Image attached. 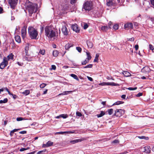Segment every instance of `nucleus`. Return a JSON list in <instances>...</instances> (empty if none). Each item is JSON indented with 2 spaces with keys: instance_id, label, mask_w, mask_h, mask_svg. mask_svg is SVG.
Wrapping results in <instances>:
<instances>
[{
  "instance_id": "53",
  "label": "nucleus",
  "mask_w": 154,
  "mask_h": 154,
  "mask_svg": "<svg viewBox=\"0 0 154 154\" xmlns=\"http://www.w3.org/2000/svg\"><path fill=\"white\" fill-rule=\"evenodd\" d=\"M77 0H71V3L73 4L76 2Z\"/></svg>"
},
{
  "instance_id": "51",
  "label": "nucleus",
  "mask_w": 154,
  "mask_h": 154,
  "mask_svg": "<svg viewBox=\"0 0 154 154\" xmlns=\"http://www.w3.org/2000/svg\"><path fill=\"white\" fill-rule=\"evenodd\" d=\"M87 78L88 79V80L89 81H90L91 82H92L93 81V79L89 76H87Z\"/></svg>"
},
{
  "instance_id": "15",
  "label": "nucleus",
  "mask_w": 154,
  "mask_h": 154,
  "mask_svg": "<svg viewBox=\"0 0 154 154\" xmlns=\"http://www.w3.org/2000/svg\"><path fill=\"white\" fill-rule=\"evenodd\" d=\"M149 68L147 66H146L143 68L142 69L141 71L142 72L145 73L146 72H149Z\"/></svg>"
},
{
  "instance_id": "38",
  "label": "nucleus",
  "mask_w": 154,
  "mask_h": 154,
  "mask_svg": "<svg viewBox=\"0 0 154 154\" xmlns=\"http://www.w3.org/2000/svg\"><path fill=\"white\" fill-rule=\"evenodd\" d=\"M113 28L115 30L118 29L119 28L118 25L117 24L114 25L113 26Z\"/></svg>"
},
{
  "instance_id": "13",
  "label": "nucleus",
  "mask_w": 154,
  "mask_h": 154,
  "mask_svg": "<svg viewBox=\"0 0 154 154\" xmlns=\"http://www.w3.org/2000/svg\"><path fill=\"white\" fill-rule=\"evenodd\" d=\"M124 26L125 29L128 28L132 29L133 28V25L131 23H127Z\"/></svg>"
},
{
  "instance_id": "58",
  "label": "nucleus",
  "mask_w": 154,
  "mask_h": 154,
  "mask_svg": "<svg viewBox=\"0 0 154 154\" xmlns=\"http://www.w3.org/2000/svg\"><path fill=\"white\" fill-rule=\"evenodd\" d=\"M135 48L136 51L138 49L139 46L138 45H136L135 46Z\"/></svg>"
},
{
  "instance_id": "47",
  "label": "nucleus",
  "mask_w": 154,
  "mask_h": 154,
  "mask_svg": "<svg viewBox=\"0 0 154 154\" xmlns=\"http://www.w3.org/2000/svg\"><path fill=\"white\" fill-rule=\"evenodd\" d=\"M112 23L110 21L109 23H108V26H109V29H110L112 27Z\"/></svg>"
},
{
  "instance_id": "35",
  "label": "nucleus",
  "mask_w": 154,
  "mask_h": 154,
  "mask_svg": "<svg viewBox=\"0 0 154 154\" xmlns=\"http://www.w3.org/2000/svg\"><path fill=\"white\" fill-rule=\"evenodd\" d=\"M61 117L63 118V119H66L68 117V116L66 114H62L60 115Z\"/></svg>"
},
{
  "instance_id": "55",
  "label": "nucleus",
  "mask_w": 154,
  "mask_h": 154,
  "mask_svg": "<svg viewBox=\"0 0 154 154\" xmlns=\"http://www.w3.org/2000/svg\"><path fill=\"white\" fill-rule=\"evenodd\" d=\"M143 95V94L141 93H139L137 94L136 95V96L137 97H139L140 96H142Z\"/></svg>"
},
{
  "instance_id": "12",
  "label": "nucleus",
  "mask_w": 154,
  "mask_h": 154,
  "mask_svg": "<svg viewBox=\"0 0 154 154\" xmlns=\"http://www.w3.org/2000/svg\"><path fill=\"white\" fill-rule=\"evenodd\" d=\"M23 58L26 60L31 61L32 60L33 58L29 56L28 54L27 55L26 54V56L24 57Z\"/></svg>"
},
{
  "instance_id": "17",
  "label": "nucleus",
  "mask_w": 154,
  "mask_h": 154,
  "mask_svg": "<svg viewBox=\"0 0 154 154\" xmlns=\"http://www.w3.org/2000/svg\"><path fill=\"white\" fill-rule=\"evenodd\" d=\"M114 4L113 0H109L108 1H107L106 5L108 6H111L113 5Z\"/></svg>"
},
{
  "instance_id": "28",
  "label": "nucleus",
  "mask_w": 154,
  "mask_h": 154,
  "mask_svg": "<svg viewBox=\"0 0 154 154\" xmlns=\"http://www.w3.org/2000/svg\"><path fill=\"white\" fill-rule=\"evenodd\" d=\"M22 93L26 96L29 94L30 91L29 90H26L24 91Z\"/></svg>"
},
{
  "instance_id": "7",
  "label": "nucleus",
  "mask_w": 154,
  "mask_h": 154,
  "mask_svg": "<svg viewBox=\"0 0 154 154\" xmlns=\"http://www.w3.org/2000/svg\"><path fill=\"white\" fill-rule=\"evenodd\" d=\"M124 113V111L122 109H116L115 112V115L117 117H120Z\"/></svg>"
},
{
  "instance_id": "61",
  "label": "nucleus",
  "mask_w": 154,
  "mask_h": 154,
  "mask_svg": "<svg viewBox=\"0 0 154 154\" xmlns=\"http://www.w3.org/2000/svg\"><path fill=\"white\" fill-rule=\"evenodd\" d=\"M134 26H135L136 28L138 26V24L136 22H134Z\"/></svg>"
},
{
  "instance_id": "16",
  "label": "nucleus",
  "mask_w": 154,
  "mask_h": 154,
  "mask_svg": "<svg viewBox=\"0 0 154 154\" xmlns=\"http://www.w3.org/2000/svg\"><path fill=\"white\" fill-rule=\"evenodd\" d=\"M73 46V45L71 43H68L66 44L65 46V48L67 50L70 47H72Z\"/></svg>"
},
{
  "instance_id": "57",
  "label": "nucleus",
  "mask_w": 154,
  "mask_h": 154,
  "mask_svg": "<svg viewBox=\"0 0 154 154\" xmlns=\"http://www.w3.org/2000/svg\"><path fill=\"white\" fill-rule=\"evenodd\" d=\"M26 150V149L24 148H22L20 149V152H22Z\"/></svg>"
},
{
  "instance_id": "25",
  "label": "nucleus",
  "mask_w": 154,
  "mask_h": 154,
  "mask_svg": "<svg viewBox=\"0 0 154 154\" xmlns=\"http://www.w3.org/2000/svg\"><path fill=\"white\" fill-rule=\"evenodd\" d=\"M58 52L56 50H55L53 51V55L54 57H57L58 54Z\"/></svg>"
},
{
  "instance_id": "32",
  "label": "nucleus",
  "mask_w": 154,
  "mask_h": 154,
  "mask_svg": "<svg viewBox=\"0 0 154 154\" xmlns=\"http://www.w3.org/2000/svg\"><path fill=\"white\" fill-rule=\"evenodd\" d=\"M99 57V55L98 54H96L95 58L94 59V62H97L98 61V57Z\"/></svg>"
},
{
  "instance_id": "31",
  "label": "nucleus",
  "mask_w": 154,
  "mask_h": 154,
  "mask_svg": "<svg viewBox=\"0 0 154 154\" xmlns=\"http://www.w3.org/2000/svg\"><path fill=\"white\" fill-rule=\"evenodd\" d=\"M86 53L87 55V58L86 59L89 61L91 58V57L90 55V53L88 52H86Z\"/></svg>"
},
{
  "instance_id": "6",
  "label": "nucleus",
  "mask_w": 154,
  "mask_h": 154,
  "mask_svg": "<svg viewBox=\"0 0 154 154\" xmlns=\"http://www.w3.org/2000/svg\"><path fill=\"white\" fill-rule=\"evenodd\" d=\"M8 64V61L7 58L4 57L3 58V62L1 63L0 68L2 69L6 66Z\"/></svg>"
},
{
  "instance_id": "52",
  "label": "nucleus",
  "mask_w": 154,
  "mask_h": 154,
  "mask_svg": "<svg viewBox=\"0 0 154 154\" xmlns=\"http://www.w3.org/2000/svg\"><path fill=\"white\" fill-rule=\"evenodd\" d=\"M26 133V131H22L19 132V133L24 134Z\"/></svg>"
},
{
  "instance_id": "44",
  "label": "nucleus",
  "mask_w": 154,
  "mask_h": 154,
  "mask_svg": "<svg viewBox=\"0 0 154 154\" xmlns=\"http://www.w3.org/2000/svg\"><path fill=\"white\" fill-rule=\"evenodd\" d=\"M46 85V84L45 83H42L40 85L41 88H43Z\"/></svg>"
},
{
  "instance_id": "46",
  "label": "nucleus",
  "mask_w": 154,
  "mask_h": 154,
  "mask_svg": "<svg viewBox=\"0 0 154 154\" xmlns=\"http://www.w3.org/2000/svg\"><path fill=\"white\" fill-rule=\"evenodd\" d=\"M149 48L151 50H154V48L153 47V46L152 45H151V44L149 45Z\"/></svg>"
},
{
  "instance_id": "22",
  "label": "nucleus",
  "mask_w": 154,
  "mask_h": 154,
  "mask_svg": "<svg viewBox=\"0 0 154 154\" xmlns=\"http://www.w3.org/2000/svg\"><path fill=\"white\" fill-rule=\"evenodd\" d=\"M109 29V28L107 26H104L101 27V29L103 31H106L107 30Z\"/></svg>"
},
{
  "instance_id": "42",
  "label": "nucleus",
  "mask_w": 154,
  "mask_h": 154,
  "mask_svg": "<svg viewBox=\"0 0 154 154\" xmlns=\"http://www.w3.org/2000/svg\"><path fill=\"white\" fill-rule=\"evenodd\" d=\"M92 65L91 64H89L83 67L84 68H91L92 67Z\"/></svg>"
},
{
  "instance_id": "5",
  "label": "nucleus",
  "mask_w": 154,
  "mask_h": 154,
  "mask_svg": "<svg viewBox=\"0 0 154 154\" xmlns=\"http://www.w3.org/2000/svg\"><path fill=\"white\" fill-rule=\"evenodd\" d=\"M8 1L11 8L14 9L17 4L18 0H8Z\"/></svg>"
},
{
  "instance_id": "39",
  "label": "nucleus",
  "mask_w": 154,
  "mask_h": 154,
  "mask_svg": "<svg viewBox=\"0 0 154 154\" xmlns=\"http://www.w3.org/2000/svg\"><path fill=\"white\" fill-rule=\"evenodd\" d=\"M137 87H135L134 88L129 87L127 88V89L130 91H132L135 90L137 89Z\"/></svg>"
},
{
  "instance_id": "50",
  "label": "nucleus",
  "mask_w": 154,
  "mask_h": 154,
  "mask_svg": "<svg viewBox=\"0 0 154 154\" xmlns=\"http://www.w3.org/2000/svg\"><path fill=\"white\" fill-rule=\"evenodd\" d=\"M76 115L77 116L80 117L82 116L81 113L80 112H77L76 113Z\"/></svg>"
},
{
  "instance_id": "64",
  "label": "nucleus",
  "mask_w": 154,
  "mask_h": 154,
  "mask_svg": "<svg viewBox=\"0 0 154 154\" xmlns=\"http://www.w3.org/2000/svg\"><path fill=\"white\" fill-rule=\"evenodd\" d=\"M151 2L152 5L154 6V0H151Z\"/></svg>"
},
{
  "instance_id": "33",
  "label": "nucleus",
  "mask_w": 154,
  "mask_h": 154,
  "mask_svg": "<svg viewBox=\"0 0 154 154\" xmlns=\"http://www.w3.org/2000/svg\"><path fill=\"white\" fill-rule=\"evenodd\" d=\"M138 138H140V139H144L146 140H148L149 139V138L148 137H146L145 136H138Z\"/></svg>"
},
{
  "instance_id": "43",
  "label": "nucleus",
  "mask_w": 154,
  "mask_h": 154,
  "mask_svg": "<svg viewBox=\"0 0 154 154\" xmlns=\"http://www.w3.org/2000/svg\"><path fill=\"white\" fill-rule=\"evenodd\" d=\"M76 49L80 53L82 51V49L80 47H76Z\"/></svg>"
},
{
  "instance_id": "49",
  "label": "nucleus",
  "mask_w": 154,
  "mask_h": 154,
  "mask_svg": "<svg viewBox=\"0 0 154 154\" xmlns=\"http://www.w3.org/2000/svg\"><path fill=\"white\" fill-rule=\"evenodd\" d=\"M112 143H119V141L118 140H114L112 142Z\"/></svg>"
},
{
  "instance_id": "11",
  "label": "nucleus",
  "mask_w": 154,
  "mask_h": 154,
  "mask_svg": "<svg viewBox=\"0 0 154 154\" xmlns=\"http://www.w3.org/2000/svg\"><path fill=\"white\" fill-rule=\"evenodd\" d=\"M143 152L146 153H149L150 152V147L149 146H146L143 148Z\"/></svg>"
},
{
  "instance_id": "37",
  "label": "nucleus",
  "mask_w": 154,
  "mask_h": 154,
  "mask_svg": "<svg viewBox=\"0 0 154 154\" xmlns=\"http://www.w3.org/2000/svg\"><path fill=\"white\" fill-rule=\"evenodd\" d=\"M113 110L111 109L108 110V114L109 115H111L113 113Z\"/></svg>"
},
{
  "instance_id": "40",
  "label": "nucleus",
  "mask_w": 154,
  "mask_h": 154,
  "mask_svg": "<svg viewBox=\"0 0 154 154\" xmlns=\"http://www.w3.org/2000/svg\"><path fill=\"white\" fill-rule=\"evenodd\" d=\"M39 53L42 55H44L45 53V50H40L39 51Z\"/></svg>"
},
{
  "instance_id": "3",
  "label": "nucleus",
  "mask_w": 154,
  "mask_h": 154,
  "mask_svg": "<svg viewBox=\"0 0 154 154\" xmlns=\"http://www.w3.org/2000/svg\"><path fill=\"white\" fill-rule=\"evenodd\" d=\"M28 33L29 36L32 39H37L38 34L37 30L33 27L30 26L28 28Z\"/></svg>"
},
{
  "instance_id": "2",
  "label": "nucleus",
  "mask_w": 154,
  "mask_h": 154,
  "mask_svg": "<svg viewBox=\"0 0 154 154\" xmlns=\"http://www.w3.org/2000/svg\"><path fill=\"white\" fill-rule=\"evenodd\" d=\"M25 6L28 11L29 16H31L32 14L35 12V10L37 7V5L32 3L29 0H27L25 3Z\"/></svg>"
},
{
  "instance_id": "21",
  "label": "nucleus",
  "mask_w": 154,
  "mask_h": 154,
  "mask_svg": "<svg viewBox=\"0 0 154 154\" xmlns=\"http://www.w3.org/2000/svg\"><path fill=\"white\" fill-rule=\"evenodd\" d=\"M87 45L89 48H91L93 46V45L92 43L89 41H87Z\"/></svg>"
},
{
  "instance_id": "14",
  "label": "nucleus",
  "mask_w": 154,
  "mask_h": 154,
  "mask_svg": "<svg viewBox=\"0 0 154 154\" xmlns=\"http://www.w3.org/2000/svg\"><path fill=\"white\" fill-rule=\"evenodd\" d=\"M26 29L24 28L21 30V35L23 38H24L26 36Z\"/></svg>"
},
{
  "instance_id": "24",
  "label": "nucleus",
  "mask_w": 154,
  "mask_h": 154,
  "mask_svg": "<svg viewBox=\"0 0 154 154\" xmlns=\"http://www.w3.org/2000/svg\"><path fill=\"white\" fill-rule=\"evenodd\" d=\"M105 114V113L103 111H101L100 113V114H98L97 115V116L98 118H100L102 117Z\"/></svg>"
},
{
  "instance_id": "19",
  "label": "nucleus",
  "mask_w": 154,
  "mask_h": 154,
  "mask_svg": "<svg viewBox=\"0 0 154 154\" xmlns=\"http://www.w3.org/2000/svg\"><path fill=\"white\" fill-rule=\"evenodd\" d=\"M73 92V91H64L62 93L59 94V95H66L68 94L69 93H70L72 92Z\"/></svg>"
},
{
  "instance_id": "1",
  "label": "nucleus",
  "mask_w": 154,
  "mask_h": 154,
  "mask_svg": "<svg viewBox=\"0 0 154 154\" xmlns=\"http://www.w3.org/2000/svg\"><path fill=\"white\" fill-rule=\"evenodd\" d=\"M45 34L50 40H54L56 37V33L49 26H46L45 28Z\"/></svg>"
},
{
  "instance_id": "48",
  "label": "nucleus",
  "mask_w": 154,
  "mask_h": 154,
  "mask_svg": "<svg viewBox=\"0 0 154 154\" xmlns=\"http://www.w3.org/2000/svg\"><path fill=\"white\" fill-rule=\"evenodd\" d=\"M88 25L87 24L85 23L84 25V26H83V28L84 29H87L88 28Z\"/></svg>"
},
{
  "instance_id": "20",
  "label": "nucleus",
  "mask_w": 154,
  "mask_h": 154,
  "mask_svg": "<svg viewBox=\"0 0 154 154\" xmlns=\"http://www.w3.org/2000/svg\"><path fill=\"white\" fill-rule=\"evenodd\" d=\"M15 40L18 43H20L21 42L20 37L19 35H17L15 37Z\"/></svg>"
},
{
  "instance_id": "29",
  "label": "nucleus",
  "mask_w": 154,
  "mask_h": 154,
  "mask_svg": "<svg viewBox=\"0 0 154 154\" xmlns=\"http://www.w3.org/2000/svg\"><path fill=\"white\" fill-rule=\"evenodd\" d=\"M123 74L126 77H128L130 76L131 75L130 73L127 71H124L123 73Z\"/></svg>"
},
{
  "instance_id": "62",
  "label": "nucleus",
  "mask_w": 154,
  "mask_h": 154,
  "mask_svg": "<svg viewBox=\"0 0 154 154\" xmlns=\"http://www.w3.org/2000/svg\"><path fill=\"white\" fill-rule=\"evenodd\" d=\"M106 82H103L101 83H100V85H102V86H104L106 85Z\"/></svg>"
},
{
  "instance_id": "4",
  "label": "nucleus",
  "mask_w": 154,
  "mask_h": 154,
  "mask_svg": "<svg viewBox=\"0 0 154 154\" xmlns=\"http://www.w3.org/2000/svg\"><path fill=\"white\" fill-rule=\"evenodd\" d=\"M83 6V8L82 9H84L85 11H90L92 8V2L90 1L86 2Z\"/></svg>"
},
{
  "instance_id": "26",
  "label": "nucleus",
  "mask_w": 154,
  "mask_h": 154,
  "mask_svg": "<svg viewBox=\"0 0 154 154\" xmlns=\"http://www.w3.org/2000/svg\"><path fill=\"white\" fill-rule=\"evenodd\" d=\"M14 55L12 54H9L7 58L8 60H13L14 58Z\"/></svg>"
},
{
  "instance_id": "54",
  "label": "nucleus",
  "mask_w": 154,
  "mask_h": 154,
  "mask_svg": "<svg viewBox=\"0 0 154 154\" xmlns=\"http://www.w3.org/2000/svg\"><path fill=\"white\" fill-rule=\"evenodd\" d=\"M4 89H5V90L8 92V94L9 95H11V93L10 92V91H9L8 89L6 87L5 88H4Z\"/></svg>"
},
{
  "instance_id": "10",
  "label": "nucleus",
  "mask_w": 154,
  "mask_h": 154,
  "mask_svg": "<svg viewBox=\"0 0 154 154\" xmlns=\"http://www.w3.org/2000/svg\"><path fill=\"white\" fill-rule=\"evenodd\" d=\"M72 28L74 31L76 32H78L79 31L78 26L77 24H74L72 25Z\"/></svg>"
},
{
  "instance_id": "8",
  "label": "nucleus",
  "mask_w": 154,
  "mask_h": 154,
  "mask_svg": "<svg viewBox=\"0 0 154 154\" xmlns=\"http://www.w3.org/2000/svg\"><path fill=\"white\" fill-rule=\"evenodd\" d=\"M62 31L63 33L65 35H68L69 29H68L66 26H63L62 28Z\"/></svg>"
},
{
  "instance_id": "59",
  "label": "nucleus",
  "mask_w": 154,
  "mask_h": 154,
  "mask_svg": "<svg viewBox=\"0 0 154 154\" xmlns=\"http://www.w3.org/2000/svg\"><path fill=\"white\" fill-rule=\"evenodd\" d=\"M17 63L20 66H22L23 65V63H20L19 62H17Z\"/></svg>"
},
{
  "instance_id": "60",
  "label": "nucleus",
  "mask_w": 154,
  "mask_h": 154,
  "mask_svg": "<svg viewBox=\"0 0 154 154\" xmlns=\"http://www.w3.org/2000/svg\"><path fill=\"white\" fill-rule=\"evenodd\" d=\"M134 38L133 37H132L131 38L128 39V41H134Z\"/></svg>"
},
{
  "instance_id": "45",
  "label": "nucleus",
  "mask_w": 154,
  "mask_h": 154,
  "mask_svg": "<svg viewBox=\"0 0 154 154\" xmlns=\"http://www.w3.org/2000/svg\"><path fill=\"white\" fill-rule=\"evenodd\" d=\"M66 134V131L57 132H56L55 134Z\"/></svg>"
},
{
  "instance_id": "41",
  "label": "nucleus",
  "mask_w": 154,
  "mask_h": 154,
  "mask_svg": "<svg viewBox=\"0 0 154 154\" xmlns=\"http://www.w3.org/2000/svg\"><path fill=\"white\" fill-rule=\"evenodd\" d=\"M16 119L18 121L26 120V119H25L24 118H23L21 117L17 118Z\"/></svg>"
},
{
  "instance_id": "36",
  "label": "nucleus",
  "mask_w": 154,
  "mask_h": 154,
  "mask_svg": "<svg viewBox=\"0 0 154 154\" xmlns=\"http://www.w3.org/2000/svg\"><path fill=\"white\" fill-rule=\"evenodd\" d=\"M89 61V60L86 59L84 61L82 62V65H85L86 63H88Z\"/></svg>"
},
{
  "instance_id": "34",
  "label": "nucleus",
  "mask_w": 154,
  "mask_h": 154,
  "mask_svg": "<svg viewBox=\"0 0 154 154\" xmlns=\"http://www.w3.org/2000/svg\"><path fill=\"white\" fill-rule=\"evenodd\" d=\"M8 100L7 98H5L3 100H0V103H5L7 102Z\"/></svg>"
},
{
  "instance_id": "30",
  "label": "nucleus",
  "mask_w": 154,
  "mask_h": 154,
  "mask_svg": "<svg viewBox=\"0 0 154 154\" xmlns=\"http://www.w3.org/2000/svg\"><path fill=\"white\" fill-rule=\"evenodd\" d=\"M123 102L121 101H117L114 103H113L112 106L115 105H119L120 104H121L123 103Z\"/></svg>"
},
{
  "instance_id": "18",
  "label": "nucleus",
  "mask_w": 154,
  "mask_h": 154,
  "mask_svg": "<svg viewBox=\"0 0 154 154\" xmlns=\"http://www.w3.org/2000/svg\"><path fill=\"white\" fill-rule=\"evenodd\" d=\"M53 142L49 141L46 144H44V145L46 147H48L52 146L53 145Z\"/></svg>"
},
{
  "instance_id": "56",
  "label": "nucleus",
  "mask_w": 154,
  "mask_h": 154,
  "mask_svg": "<svg viewBox=\"0 0 154 154\" xmlns=\"http://www.w3.org/2000/svg\"><path fill=\"white\" fill-rule=\"evenodd\" d=\"M56 69V66L54 65H52L51 66V69L55 70Z\"/></svg>"
},
{
  "instance_id": "63",
  "label": "nucleus",
  "mask_w": 154,
  "mask_h": 154,
  "mask_svg": "<svg viewBox=\"0 0 154 154\" xmlns=\"http://www.w3.org/2000/svg\"><path fill=\"white\" fill-rule=\"evenodd\" d=\"M45 152V151H39L37 152V154H40L42 153V152Z\"/></svg>"
},
{
  "instance_id": "27",
  "label": "nucleus",
  "mask_w": 154,
  "mask_h": 154,
  "mask_svg": "<svg viewBox=\"0 0 154 154\" xmlns=\"http://www.w3.org/2000/svg\"><path fill=\"white\" fill-rule=\"evenodd\" d=\"M70 76L71 77H73V78H74V79L76 80L77 81H79V79L78 78V77L76 75H75L74 74H72L70 75Z\"/></svg>"
},
{
  "instance_id": "9",
  "label": "nucleus",
  "mask_w": 154,
  "mask_h": 154,
  "mask_svg": "<svg viewBox=\"0 0 154 154\" xmlns=\"http://www.w3.org/2000/svg\"><path fill=\"white\" fill-rule=\"evenodd\" d=\"M85 138H82L80 139H75L73 140H71L70 141V143L72 144H75L76 143L81 142L82 141L85 140Z\"/></svg>"
},
{
  "instance_id": "23",
  "label": "nucleus",
  "mask_w": 154,
  "mask_h": 154,
  "mask_svg": "<svg viewBox=\"0 0 154 154\" xmlns=\"http://www.w3.org/2000/svg\"><path fill=\"white\" fill-rule=\"evenodd\" d=\"M29 44H27V45L25 47V50L26 53V55H27V54H28V50H29Z\"/></svg>"
}]
</instances>
